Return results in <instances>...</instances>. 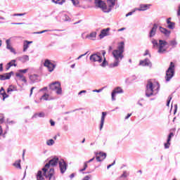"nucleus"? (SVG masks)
Instances as JSON below:
<instances>
[{"instance_id":"55","label":"nucleus","mask_w":180,"mask_h":180,"mask_svg":"<svg viewBox=\"0 0 180 180\" xmlns=\"http://www.w3.org/2000/svg\"><path fill=\"white\" fill-rule=\"evenodd\" d=\"M101 67H106V59L104 58L103 62L101 63Z\"/></svg>"},{"instance_id":"60","label":"nucleus","mask_w":180,"mask_h":180,"mask_svg":"<svg viewBox=\"0 0 180 180\" xmlns=\"http://www.w3.org/2000/svg\"><path fill=\"white\" fill-rule=\"evenodd\" d=\"M11 25H25V22H11Z\"/></svg>"},{"instance_id":"23","label":"nucleus","mask_w":180,"mask_h":180,"mask_svg":"<svg viewBox=\"0 0 180 180\" xmlns=\"http://www.w3.org/2000/svg\"><path fill=\"white\" fill-rule=\"evenodd\" d=\"M101 10L103 12H105V13H109L110 11H112V8L110 6H106V4H105L103 7H101Z\"/></svg>"},{"instance_id":"53","label":"nucleus","mask_w":180,"mask_h":180,"mask_svg":"<svg viewBox=\"0 0 180 180\" xmlns=\"http://www.w3.org/2000/svg\"><path fill=\"white\" fill-rule=\"evenodd\" d=\"M28 69L20 70L19 72H22V74H26L27 72Z\"/></svg>"},{"instance_id":"32","label":"nucleus","mask_w":180,"mask_h":180,"mask_svg":"<svg viewBox=\"0 0 180 180\" xmlns=\"http://www.w3.org/2000/svg\"><path fill=\"white\" fill-rule=\"evenodd\" d=\"M112 92L115 94H123V89H122L120 87H116L112 90Z\"/></svg>"},{"instance_id":"7","label":"nucleus","mask_w":180,"mask_h":180,"mask_svg":"<svg viewBox=\"0 0 180 180\" xmlns=\"http://www.w3.org/2000/svg\"><path fill=\"white\" fill-rule=\"evenodd\" d=\"M44 66L48 68L49 72H53V71H54V68H56V65L51 63L49 59L45 60Z\"/></svg>"},{"instance_id":"15","label":"nucleus","mask_w":180,"mask_h":180,"mask_svg":"<svg viewBox=\"0 0 180 180\" xmlns=\"http://www.w3.org/2000/svg\"><path fill=\"white\" fill-rule=\"evenodd\" d=\"M12 75H13V72H10L8 73L0 75V81H5V79H10Z\"/></svg>"},{"instance_id":"50","label":"nucleus","mask_w":180,"mask_h":180,"mask_svg":"<svg viewBox=\"0 0 180 180\" xmlns=\"http://www.w3.org/2000/svg\"><path fill=\"white\" fill-rule=\"evenodd\" d=\"M172 99V96H169L168 97V101L167 102V106H169V103H171V100Z\"/></svg>"},{"instance_id":"40","label":"nucleus","mask_w":180,"mask_h":180,"mask_svg":"<svg viewBox=\"0 0 180 180\" xmlns=\"http://www.w3.org/2000/svg\"><path fill=\"white\" fill-rule=\"evenodd\" d=\"M170 46H172V47H176V45L178 44V42H176V40H172L169 41Z\"/></svg>"},{"instance_id":"64","label":"nucleus","mask_w":180,"mask_h":180,"mask_svg":"<svg viewBox=\"0 0 180 180\" xmlns=\"http://www.w3.org/2000/svg\"><path fill=\"white\" fill-rule=\"evenodd\" d=\"M177 16H180V5L179 6V8L177 11Z\"/></svg>"},{"instance_id":"21","label":"nucleus","mask_w":180,"mask_h":180,"mask_svg":"<svg viewBox=\"0 0 180 180\" xmlns=\"http://www.w3.org/2000/svg\"><path fill=\"white\" fill-rule=\"evenodd\" d=\"M33 43V41H27L25 40L23 42V51H27V49H29V44H32Z\"/></svg>"},{"instance_id":"12","label":"nucleus","mask_w":180,"mask_h":180,"mask_svg":"<svg viewBox=\"0 0 180 180\" xmlns=\"http://www.w3.org/2000/svg\"><path fill=\"white\" fill-rule=\"evenodd\" d=\"M159 30L162 34H164L165 37H169L171 36V31L167 30V28L159 27Z\"/></svg>"},{"instance_id":"59","label":"nucleus","mask_w":180,"mask_h":180,"mask_svg":"<svg viewBox=\"0 0 180 180\" xmlns=\"http://www.w3.org/2000/svg\"><path fill=\"white\" fill-rule=\"evenodd\" d=\"M47 89H48V87H47V86H45V87L39 90V92H43V91H47Z\"/></svg>"},{"instance_id":"34","label":"nucleus","mask_w":180,"mask_h":180,"mask_svg":"<svg viewBox=\"0 0 180 180\" xmlns=\"http://www.w3.org/2000/svg\"><path fill=\"white\" fill-rule=\"evenodd\" d=\"M151 43L154 47V49H158L159 43L157 39H152Z\"/></svg>"},{"instance_id":"45","label":"nucleus","mask_w":180,"mask_h":180,"mask_svg":"<svg viewBox=\"0 0 180 180\" xmlns=\"http://www.w3.org/2000/svg\"><path fill=\"white\" fill-rule=\"evenodd\" d=\"M72 2L74 6H78L79 5V1L78 0H72Z\"/></svg>"},{"instance_id":"49","label":"nucleus","mask_w":180,"mask_h":180,"mask_svg":"<svg viewBox=\"0 0 180 180\" xmlns=\"http://www.w3.org/2000/svg\"><path fill=\"white\" fill-rule=\"evenodd\" d=\"M169 146H171V143L168 142V141H167V143H165V148H169Z\"/></svg>"},{"instance_id":"43","label":"nucleus","mask_w":180,"mask_h":180,"mask_svg":"<svg viewBox=\"0 0 180 180\" xmlns=\"http://www.w3.org/2000/svg\"><path fill=\"white\" fill-rule=\"evenodd\" d=\"M172 137H174V134L172 132H170L167 137V141H168V143H169L171 141V139H172Z\"/></svg>"},{"instance_id":"54","label":"nucleus","mask_w":180,"mask_h":180,"mask_svg":"<svg viewBox=\"0 0 180 180\" xmlns=\"http://www.w3.org/2000/svg\"><path fill=\"white\" fill-rule=\"evenodd\" d=\"M87 53H88V51H86L84 54L80 55V56L77 58V60H79L80 58H82V57L86 56Z\"/></svg>"},{"instance_id":"51","label":"nucleus","mask_w":180,"mask_h":180,"mask_svg":"<svg viewBox=\"0 0 180 180\" xmlns=\"http://www.w3.org/2000/svg\"><path fill=\"white\" fill-rule=\"evenodd\" d=\"M102 91H103V88H101L100 89H94L93 90V92H97L99 94V92H102Z\"/></svg>"},{"instance_id":"37","label":"nucleus","mask_w":180,"mask_h":180,"mask_svg":"<svg viewBox=\"0 0 180 180\" xmlns=\"http://www.w3.org/2000/svg\"><path fill=\"white\" fill-rule=\"evenodd\" d=\"M55 143L56 142L53 139H49L46 141V146H54Z\"/></svg>"},{"instance_id":"36","label":"nucleus","mask_w":180,"mask_h":180,"mask_svg":"<svg viewBox=\"0 0 180 180\" xmlns=\"http://www.w3.org/2000/svg\"><path fill=\"white\" fill-rule=\"evenodd\" d=\"M4 118H1L0 119V124H2V123H4ZM4 134V129H2V127L0 125V137L1 136V135Z\"/></svg>"},{"instance_id":"58","label":"nucleus","mask_w":180,"mask_h":180,"mask_svg":"<svg viewBox=\"0 0 180 180\" xmlns=\"http://www.w3.org/2000/svg\"><path fill=\"white\" fill-rule=\"evenodd\" d=\"M51 126H56V122L53 120H50Z\"/></svg>"},{"instance_id":"38","label":"nucleus","mask_w":180,"mask_h":180,"mask_svg":"<svg viewBox=\"0 0 180 180\" xmlns=\"http://www.w3.org/2000/svg\"><path fill=\"white\" fill-rule=\"evenodd\" d=\"M98 156L101 158V160H105V158H106V153H102L100 152L99 153H98Z\"/></svg>"},{"instance_id":"30","label":"nucleus","mask_w":180,"mask_h":180,"mask_svg":"<svg viewBox=\"0 0 180 180\" xmlns=\"http://www.w3.org/2000/svg\"><path fill=\"white\" fill-rule=\"evenodd\" d=\"M107 4L110 8H113L116 5V0H107Z\"/></svg>"},{"instance_id":"41","label":"nucleus","mask_w":180,"mask_h":180,"mask_svg":"<svg viewBox=\"0 0 180 180\" xmlns=\"http://www.w3.org/2000/svg\"><path fill=\"white\" fill-rule=\"evenodd\" d=\"M15 63H16V60H12L8 63V64H10L11 67H17L18 65Z\"/></svg>"},{"instance_id":"28","label":"nucleus","mask_w":180,"mask_h":180,"mask_svg":"<svg viewBox=\"0 0 180 180\" xmlns=\"http://www.w3.org/2000/svg\"><path fill=\"white\" fill-rule=\"evenodd\" d=\"M16 77H18V78H20L21 79V81H22V82H25V84H26V82H27V80H26V77H25V76H23V75L17 72L15 74Z\"/></svg>"},{"instance_id":"6","label":"nucleus","mask_w":180,"mask_h":180,"mask_svg":"<svg viewBox=\"0 0 180 180\" xmlns=\"http://www.w3.org/2000/svg\"><path fill=\"white\" fill-rule=\"evenodd\" d=\"M165 46H168V42L165 40L160 39L159 45L158 46V53H159V54H164V53L167 51Z\"/></svg>"},{"instance_id":"11","label":"nucleus","mask_w":180,"mask_h":180,"mask_svg":"<svg viewBox=\"0 0 180 180\" xmlns=\"http://www.w3.org/2000/svg\"><path fill=\"white\" fill-rule=\"evenodd\" d=\"M151 4H140L139 8H136L135 11H139V12H144V11H148Z\"/></svg>"},{"instance_id":"33","label":"nucleus","mask_w":180,"mask_h":180,"mask_svg":"<svg viewBox=\"0 0 180 180\" xmlns=\"http://www.w3.org/2000/svg\"><path fill=\"white\" fill-rule=\"evenodd\" d=\"M20 160H17L15 163H13V166L15 168H18V169H22V166H20Z\"/></svg>"},{"instance_id":"27","label":"nucleus","mask_w":180,"mask_h":180,"mask_svg":"<svg viewBox=\"0 0 180 180\" xmlns=\"http://www.w3.org/2000/svg\"><path fill=\"white\" fill-rule=\"evenodd\" d=\"M41 101H51V98H50V95H49V94L47 93H44L41 97Z\"/></svg>"},{"instance_id":"3","label":"nucleus","mask_w":180,"mask_h":180,"mask_svg":"<svg viewBox=\"0 0 180 180\" xmlns=\"http://www.w3.org/2000/svg\"><path fill=\"white\" fill-rule=\"evenodd\" d=\"M153 82L151 80H148L146 89V96L150 98V96H154L158 94L160 91V84L158 82Z\"/></svg>"},{"instance_id":"31","label":"nucleus","mask_w":180,"mask_h":180,"mask_svg":"<svg viewBox=\"0 0 180 180\" xmlns=\"http://www.w3.org/2000/svg\"><path fill=\"white\" fill-rule=\"evenodd\" d=\"M56 30H45L40 31V32H34V34H41L43 33H46L47 32H56Z\"/></svg>"},{"instance_id":"18","label":"nucleus","mask_w":180,"mask_h":180,"mask_svg":"<svg viewBox=\"0 0 180 180\" xmlns=\"http://www.w3.org/2000/svg\"><path fill=\"white\" fill-rule=\"evenodd\" d=\"M6 44L8 50H10L11 53H13V54H16V51H15V49L12 47V46H11V39H6Z\"/></svg>"},{"instance_id":"56","label":"nucleus","mask_w":180,"mask_h":180,"mask_svg":"<svg viewBox=\"0 0 180 180\" xmlns=\"http://www.w3.org/2000/svg\"><path fill=\"white\" fill-rule=\"evenodd\" d=\"M115 161H114L112 164L109 165L107 166V169H109V168H110V167H113V165H115Z\"/></svg>"},{"instance_id":"35","label":"nucleus","mask_w":180,"mask_h":180,"mask_svg":"<svg viewBox=\"0 0 180 180\" xmlns=\"http://www.w3.org/2000/svg\"><path fill=\"white\" fill-rule=\"evenodd\" d=\"M54 4H58V5H63L65 4V0H52Z\"/></svg>"},{"instance_id":"14","label":"nucleus","mask_w":180,"mask_h":180,"mask_svg":"<svg viewBox=\"0 0 180 180\" xmlns=\"http://www.w3.org/2000/svg\"><path fill=\"white\" fill-rule=\"evenodd\" d=\"M46 176L44 175V171L43 169L41 170H39L36 174V180H46Z\"/></svg>"},{"instance_id":"19","label":"nucleus","mask_w":180,"mask_h":180,"mask_svg":"<svg viewBox=\"0 0 180 180\" xmlns=\"http://www.w3.org/2000/svg\"><path fill=\"white\" fill-rule=\"evenodd\" d=\"M105 4V1L102 0H94V4L96 6V8H99L100 9H101V8L103 7Z\"/></svg>"},{"instance_id":"24","label":"nucleus","mask_w":180,"mask_h":180,"mask_svg":"<svg viewBox=\"0 0 180 180\" xmlns=\"http://www.w3.org/2000/svg\"><path fill=\"white\" fill-rule=\"evenodd\" d=\"M60 17L61 18L62 20H64V22H71V18H70V17L67 15V14H60Z\"/></svg>"},{"instance_id":"2","label":"nucleus","mask_w":180,"mask_h":180,"mask_svg":"<svg viewBox=\"0 0 180 180\" xmlns=\"http://www.w3.org/2000/svg\"><path fill=\"white\" fill-rule=\"evenodd\" d=\"M124 53V42L121 41L117 46V49L112 51V56L114 58V63L110 64V68H115V67H119L120 61L124 58L123 55Z\"/></svg>"},{"instance_id":"5","label":"nucleus","mask_w":180,"mask_h":180,"mask_svg":"<svg viewBox=\"0 0 180 180\" xmlns=\"http://www.w3.org/2000/svg\"><path fill=\"white\" fill-rule=\"evenodd\" d=\"M49 89L55 91L56 95H63V89L61 88V82L56 81L49 84Z\"/></svg>"},{"instance_id":"17","label":"nucleus","mask_w":180,"mask_h":180,"mask_svg":"<svg viewBox=\"0 0 180 180\" xmlns=\"http://www.w3.org/2000/svg\"><path fill=\"white\" fill-rule=\"evenodd\" d=\"M106 115H108V112H103L101 115V120L100 123V130H102L103 129V124H105V117H106Z\"/></svg>"},{"instance_id":"29","label":"nucleus","mask_w":180,"mask_h":180,"mask_svg":"<svg viewBox=\"0 0 180 180\" xmlns=\"http://www.w3.org/2000/svg\"><path fill=\"white\" fill-rule=\"evenodd\" d=\"M44 116H45L44 112L35 113L32 117V119H37V117H44Z\"/></svg>"},{"instance_id":"39","label":"nucleus","mask_w":180,"mask_h":180,"mask_svg":"<svg viewBox=\"0 0 180 180\" xmlns=\"http://www.w3.org/2000/svg\"><path fill=\"white\" fill-rule=\"evenodd\" d=\"M129 176V173L127 172V171H124L122 174L120 176V179L122 178H127Z\"/></svg>"},{"instance_id":"16","label":"nucleus","mask_w":180,"mask_h":180,"mask_svg":"<svg viewBox=\"0 0 180 180\" xmlns=\"http://www.w3.org/2000/svg\"><path fill=\"white\" fill-rule=\"evenodd\" d=\"M140 65H143V67H151L153 64L151 61L148 58H146L143 60H141L139 63Z\"/></svg>"},{"instance_id":"48","label":"nucleus","mask_w":180,"mask_h":180,"mask_svg":"<svg viewBox=\"0 0 180 180\" xmlns=\"http://www.w3.org/2000/svg\"><path fill=\"white\" fill-rule=\"evenodd\" d=\"M136 8H134V11H131V12L127 13V14H126V17L127 18L128 16H131V15H133V13H134V12H136Z\"/></svg>"},{"instance_id":"47","label":"nucleus","mask_w":180,"mask_h":180,"mask_svg":"<svg viewBox=\"0 0 180 180\" xmlns=\"http://www.w3.org/2000/svg\"><path fill=\"white\" fill-rule=\"evenodd\" d=\"M1 95L3 96V101H5V99H6V98H8V96H9L8 94H6V93L5 91L1 93Z\"/></svg>"},{"instance_id":"42","label":"nucleus","mask_w":180,"mask_h":180,"mask_svg":"<svg viewBox=\"0 0 180 180\" xmlns=\"http://www.w3.org/2000/svg\"><path fill=\"white\" fill-rule=\"evenodd\" d=\"M116 93L115 92H114V91H112V93H111V100L112 101H116Z\"/></svg>"},{"instance_id":"44","label":"nucleus","mask_w":180,"mask_h":180,"mask_svg":"<svg viewBox=\"0 0 180 180\" xmlns=\"http://www.w3.org/2000/svg\"><path fill=\"white\" fill-rule=\"evenodd\" d=\"M88 168V165H86V163H84V167L81 169L79 170V172H84V171H85L86 169Z\"/></svg>"},{"instance_id":"20","label":"nucleus","mask_w":180,"mask_h":180,"mask_svg":"<svg viewBox=\"0 0 180 180\" xmlns=\"http://www.w3.org/2000/svg\"><path fill=\"white\" fill-rule=\"evenodd\" d=\"M167 23L168 25V29H171L172 30H174V29H175V22H171V18H167Z\"/></svg>"},{"instance_id":"46","label":"nucleus","mask_w":180,"mask_h":180,"mask_svg":"<svg viewBox=\"0 0 180 180\" xmlns=\"http://www.w3.org/2000/svg\"><path fill=\"white\" fill-rule=\"evenodd\" d=\"M101 156L98 155V153L96 154V160L98 161V162H101L103 161L102 159H101Z\"/></svg>"},{"instance_id":"4","label":"nucleus","mask_w":180,"mask_h":180,"mask_svg":"<svg viewBox=\"0 0 180 180\" xmlns=\"http://www.w3.org/2000/svg\"><path fill=\"white\" fill-rule=\"evenodd\" d=\"M175 75V64L173 62L170 63L169 67L166 71L165 79L166 82H169L172 77Z\"/></svg>"},{"instance_id":"62","label":"nucleus","mask_w":180,"mask_h":180,"mask_svg":"<svg viewBox=\"0 0 180 180\" xmlns=\"http://www.w3.org/2000/svg\"><path fill=\"white\" fill-rule=\"evenodd\" d=\"M82 94H86V90L81 91L78 93V95H81Z\"/></svg>"},{"instance_id":"52","label":"nucleus","mask_w":180,"mask_h":180,"mask_svg":"<svg viewBox=\"0 0 180 180\" xmlns=\"http://www.w3.org/2000/svg\"><path fill=\"white\" fill-rule=\"evenodd\" d=\"M94 160H95V157H94L93 158L90 159L88 161L84 162V163L88 165V164H89V162H92V161H94Z\"/></svg>"},{"instance_id":"22","label":"nucleus","mask_w":180,"mask_h":180,"mask_svg":"<svg viewBox=\"0 0 180 180\" xmlns=\"http://www.w3.org/2000/svg\"><path fill=\"white\" fill-rule=\"evenodd\" d=\"M30 79L32 84L36 82H39V75H32L30 76Z\"/></svg>"},{"instance_id":"9","label":"nucleus","mask_w":180,"mask_h":180,"mask_svg":"<svg viewBox=\"0 0 180 180\" xmlns=\"http://www.w3.org/2000/svg\"><path fill=\"white\" fill-rule=\"evenodd\" d=\"M90 61H93V63H96V61L98 63H102V57H101V53H94L90 56Z\"/></svg>"},{"instance_id":"61","label":"nucleus","mask_w":180,"mask_h":180,"mask_svg":"<svg viewBox=\"0 0 180 180\" xmlns=\"http://www.w3.org/2000/svg\"><path fill=\"white\" fill-rule=\"evenodd\" d=\"M176 110H178V105L175 104L174 105V114L176 113Z\"/></svg>"},{"instance_id":"57","label":"nucleus","mask_w":180,"mask_h":180,"mask_svg":"<svg viewBox=\"0 0 180 180\" xmlns=\"http://www.w3.org/2000/svg\"><path fill=\"white\" fill-rule=\"evenodd\" d=\"M11 67H12V65H11V63H7L6 66V70H9L11 68Z\"/></svg>"},{"instance_id":"10","label":"nucleus","mask_w":180,"mask_h":180,"mask_svg":"<svg viewBox=\"0 0 180 180\" xmlns=\"http://www.w3.org/2000/svg\"><path fill=\"white\" fill-rule=\"evenodd\" d=\"M158 29V25L154 24L153 27L149 32L148 37L150 39H152V37H154L155 34H157V30Z\"/></svg>"},{"instance_id":"13","label":"nucleus","mask_w":180,"mask_h":180,"mask_svg":"<svg viewBox=\"0 0 180 180\" xmlns=\"http://www.w3.org/2000/svg\"><path fill=\"white\" fill-rule=\"evenodd\" d=\"M109 32H110V27L102 30L99 34L100 39H103V37H105V36H110V34L109 33Z\"/></svg>"},{"instance_id":"26","label":"nucleus","mask_w":180,"mask_h":180,"mask_svg":"<svg viewBox=\"0 0 180 180\" xmlns=\"http://www.w3.org/2000/svg\"><path fill=\"white\" fill-rule=\"evenodd\" d=\"M86 39H90V40H95L96 39V32H92L90 34L86 36Z\"/></svg>"},{"instance_id":"1","label":"nucleus","mask_w":180,"mask_h":180,"mask_svg":"<svg viewBox=\"0 0 180 180\" xmlns=\"http://www.w3.org/2000/svg\"><path fill=\"white\" fill-rule=\"evenodd\" d=\"M60 160L58 158H53L51 159L48 163H46L44 167L42 168L44 171V175L45 178L49 180H56V172H54V168H51L50 167H56L57 164H59Z\"/></svg>"},{"instance_id":"63","label":"nucleus","mask_w":180,"mask_h":180,"mask_svg":"<svg viewBox=\"0 0 180 180\" xmlns=\"http://www.w3.org/2000/svg\"><path fill=\"white\" fill-rule=\"evenodd\" d=\"M35 87H32L30 89V96H32V95H33V89H34Z\"/></svg>"},{"instance_id":"8","label":"nucleus","mask_w":180,"mask_h":180,"mask_svg":"<svg viewBox=\"0 0 180 180\" xmlns=\"http://www.w3.org/2000/svg\"><path fill=\"white\" fill-rule=\"evenodd\" d=\"M59 169L61 174H65V171H67V167H68V165L64 160H60L59 161Z\"/></svg>"},{"instance_id":"25","label":"nucleus","mask_w":180,"mask_h":180,"mask_svg":"<svg viewBox=\"0 0 180 180\" xmlns=\"http://www.w3.org/2000/svg\"><path fill=\"white\" fill-rule=\"evenodd\" d=\"M19 61H21V63H26L27 61H29V56L24 55L22 56L18 57Z\"/></svg>"}]
</instances>
